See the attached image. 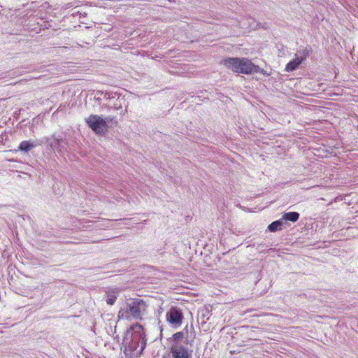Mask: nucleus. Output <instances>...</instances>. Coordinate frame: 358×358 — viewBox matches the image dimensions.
<instances>
[{
  "label": "nucleus",
  "mask_w": 358,
  "mask_h": 358,
  "mask_svg": "<svg viewBox=\"0 0 358 358\" xmlns=\"http://www.w3.org/2000/svg\"><path fill=\"white\" fill-rule=\"evenodd\" d=\"M43 144L44 137L40 140H36L35 141H24L20 143L18 146V150L24 152H28L32 148L38 145H42Z\"/></svg>",
  "instance_id": "6e6552de"
},
{
  "label": "nucleus",
  "mask_w": 358,
  "mask_h": 358,
  "mask_svg": "<svg viewBox=\"0 0 358 358\" xmlns=\"http://www.w3.org/2000/svg\"><path fill=\"white\" fill-rule=\"evenodd\" d=\"M201 313H202V317L204 319L207 316V315L209 313V311L208 309H204V310H202Z\"/></svg>",
  "instance_id": "4468645a"
},
{
  "label": "nucleus",
  "mask_w": 358,
  "mask_h": 358,
  "mask_svg": "<svg viewBox=\"0 0 358 358\" xmlns=\"http://www.w3.org/2000/svg\"><path fill=\"white\" fill-rule=\"evenodd\" d=\"M309 55V50L308 49H303L299 50L295 55L298 59L303 62Z\"/></svg>",
  "instance_id": "ddd939ff"
},
{
  "label": "nucleus",
  "mask_w": 358,
  "mask_h": 358,
  "mask_svg": "<svg viewBox=\"0 0 358 358\" xmlns=\"http://www.w3.org/2000/svg\"><path fill=\"white\" fill-rule=\"evenodd\" d=\"M299 213L297 212H288L283 214L282 219L283 221L296 222L299 218Z\"/></svg>",
  "instance_id": "9b49d317"
},
{
  "label": "nucleus",
  "mask_w": 358,
  "mask_h": 358,
  "mask_svg": "<svg viewBox=\"0 0 358 358\" xmlns=\"http://www.w3.org/2000/svg\"><path fill=\"white\" fill-rule=\"evenodd\" d=\"M86 123L96 134H102L107 130L106 121L96 115H91L86 119Z\"/></svg>",
  "instance_id": "20e7f679"
},
{
  "label": "nucleus",
  "mask_w": 358,
  "mask_h": 358,
  "mask_svg": "<svg viewBox=\"0 0 358 358\" xmlns=\"http://www.w3.org/2000/svg\"><path fill=\"white\" fill-rule=\"evenodd\" d=\"M182 335L183 334L182 332H178V333L175 334L173 336L176 339H177V338H181L182 336Z\"/></svg>",
  "instance_id": "2eb2a0df"
},
{
  "label": "nucleus",
  "mask_w": 358,
  "mask_h": 358,
  "mask_svg": "<svg viewBox=\"0 0 358 358\" xmlns=\"http://www.w3.org/2000/svg\"><path fill=\"white\" fill-rule=\"evenodd\" d=\"M119 294V290L117 288H108L105 291L106 301L109 305H113L116 301L117 296Z\"/></svg>",
  "instance_id": "1a4fd4ad"
},
{
  "label": "nucleus",
  "mask_w": 358,
  "mask_h": 358,
  "mask_svg": "<svg viewBox=\"0 0 358 358\" xmlns=\"http://www.w3.org/2000/svg\"><path fill=\"white\" fill-rule=\"evenodd\" d=\"M148 306L141 299H129L118 313L120 318L141 320L147 313Z\"/></svg>",
  "instance_id": "f03ea898"
},
{
  "label": "nucleus",
  "mask_w": 358,
  "mask_h": 358,
  "mask_svg": "<svg viewBox=\"0 0 358 358\" xmlns=\"http://www.w3.org/2000/svg\"><path fill=\"white\" fill-rule=\"evenodd\" d=\"M283 223H284V221L281 218V219L274 221L271 224H270L268 227V229L270 231H272V232L278 231V230L281 229Z\"/></svg>",
  "instance_id": "f8f14e48"
},
{
  "label": "nucleus",
  "mask_w": 358,
  "mask_h": 358,
  "mask_svg": "<svg viewBox=\"0 0 358 358\" xmlns=\"http://www.w3.org/2000/svg\"><path fill=\"white\" fill-rule=\"evenodd\" d=\"M166 320L172 327L178 328L182 324L183 314L180 308L172 307L166 312Z\"/></svg>",
  "instance_id": "423d86ee"
},
{
  "label": "nucleus",
  "mask_w": 358,
  "mask_h": 358,
  "mask_svg": "<svg viewBox=\"0 0 358 358\" xmlns=\"http://www.w3.org/2000/svg\"><path fill=\"white\" fill-rule=\"evenodd\" d=\"M170 358H192V352L182 345L172 346Z\"/></svg>",
  "instance_id": "0eeeda50"
},
{
  "label": "nucleus",
  "mask_w": 358,
  "mask_h": 358,
  "mask_svg": "<svg viewBox=\"0 0 358 358\" xmlns=\"http://www.w3.org/2000/svg\"><path fill=\"white\" fill-rule=\"evenodd\" d=\"M222 64L235 73L243 74L262 73L268 75L266 71L254 64L251 60L245 57H229L223 59Z\"/></svg>",
  "instance_id": "f257e3e1"
},
{
  "label": "nucleus",
  "mask_w": 358,
  "mask_h": 358,
  "mask_svg": "<svg viewBox=\"0 0 358 358\" xmlns=\"http://www.w3.org/2000/svg\"><path fill=\"white\" fill-rule=\"evenodd\" d=\"M302 62L295 56V58L289 61L285 67V71L287 72L296 70Z\"/></svg>",
  "instance_id": "9d476101"
},
{
  "label": "nucleus",
  "mask_w": 358,
  "mask_h": 358,
  "mask_svg": "<svg viewBox=\"0 0 358 358\" xmlns=\"http://www.w3.org/2000/svg\"><path fill=\"white\" fill-rule=\"evenodd\" d=\"M104 120L106 121V124H107L108 122L113 121V117H111L110 116H108Z\"/></svg>",
  "instance_id": "dca6fc26"
},
{
  "label": "nucleus",
  "mask_w": 358,
  "mask_h": 358,
  "mask_svg": "<svg viewBox=\"0 0 358 358\" xmlns=\"http://www.w3.org/2000/svg\"><path fill=\"white\" fill-rule=\"evenodd\" d=\"M125 341H131L141 343V348L138 351V354H142L143 351L146 346L145 334L143 331L142 325L140 324H135L129 327L125 334Z\"/></svg>",
  "instance_id": "7ed1b4c3"
},
{
  "label": "nucleus",
  "mask_w": 358,
  "mask_h": 358,
  "mask_svg": "<svg viewBox=\"0 0 358 358\" xmlns=\"http://www.w3.org/2000/svg\"><path fill=\"white\" fill-rule=\"evenodd\" d=\"M44 144H47L48 148L52 151L63 152L67 150V141L55 135L52 137H44Z\"/></svg>",
  "instance_id": "39448f33"
}]
</instances>
